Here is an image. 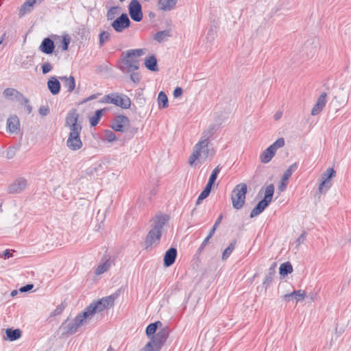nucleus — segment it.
Returning a JSON list of instances; mask_svg holds the SVG:
<instances>
[{
    "instance_id": "obj_1",
    "label": "nucleus",
    "mask_w": 351,
    "mask_h": 351,
    "mask_svg": "<svg viewBox=\"0 0 351 351\" xmlns=\"http://www.w3.org/2000/svg\"><path fill=\"white\" fill-rule=\"evenodd\" d=\"M215 154V149L210 142L198 141L195 145L193 153L189 158V163L193 166L197 160H210Z\"/></svg>"
},
{
    "instance_id": "obj_2",
    "label": "nucleus",
    "mask_w": 351,
    "mask_h": 351,
    "mask_svg": "<svg viewBox=\"0 0 351 351\" xmlns=\"http://www.w3.org/2000/svg\"><path fill=\"white\" fill-rule=\"evenodd\" d=\"M118 294L114 293L109 296L102 298L101 299L92 302L84 310L88 317L93 316L96 313H100L105 309H108L114 306V300L117 298Z\"/></svg>"
},
{
    "instance_id": "obj_3",
    "label": "nucleus",
    "mask_w": 351,
    "mask_h": 351,
    "mask_svg": "<svg viewBox=\"0 0 351 351\" xmlns=\"http://www.w3.org/2000/svg\"><path fill=\"white\" fill-rule=\"evenodd\" d=\"M169 334L167 326L162 327L151 338V340L145 345L144 351H159L166 342Z\"/></svg>"
},
{
    "instance_id": "obj_4",
    "label": "nucleus",
    "mask_w": 351,
    "mask_h": 351,
    "mask_svg": "<svg viewBox=\"0 0 351 351\" xmlns=\"http://www.w3.org/2000/svg\"><path fill=\"white\" fill-rule=\"evenodd\" d=\"M86 313L83 311L77 315L73 319L69 322L65 320L60 327L62 335H73L77 332L78 328L83 325L84 322L88 319Z\"/></svg>"
},
{
    "instance_id": "obj_5",
    "label": "nucleus",
    "mask_w": 351,
    "mask_h": 351,
    "mask_svg": "<svg viewBox=\"0 0 351 351\" xmlns=\"http://www.w3.org/2000/svg\"><path fill=\"white\" fill-rule=\"evenodd\" d=\"M247 191V186L245 183H240L234 188L231 195V200L234 208L239 210L243 208L245 202Z\"/></svg>"
},
{
    "instance_id": "obj_6",
    "label": "nucleus",
    "mask_w": 351,
    "mask_h": 351,
    "mask_svg": "<svg viewBox=\"0 0 351 351\" xmlns=\"http://www.w3.org/2000/svg\"><path fill=\"white\" fill-rule=\"evenodd\" d=\"M145 53L143 49H131L121 54L123 63L127 67V73L132 72L138 69V62L136 60H131L133 57H140Z\"/></svg>"
},
{
    "instance_id": "obj_7",
    "label": "nucleus",
    "mask_w": 351,
    "mask_h": 351,
    "mask_svg": "<svg viewBox=\"0 0 351 351\" xmlns=\"http://www.w3.org/2000/svg\"><path fill=\"white\" fill-rule=\"evenodd\" d=\"M79 113L76 109H71L67 113L65 119L64 126L67 128L69 134H80L82 130V123L79 121Z\"/></svg>"
},
{
    "instance_id": "obj_8",
    "label": "nucleus",
    "mask_w": 351,
    "mask_h": 351,
    "mask_svg": "<svg viewBox=\"0 0 351 351\" xmlns=\"http://www.w3.org/2000/svg\"><path fill=\"white\" fill-rule=\"evenodd\" d=\"M285 145L283 138H279L269 147H267L260 156V160L263 163H268L274 156L278 149Z\"/></svg>"
},
{
    "instance_id": "obj_9",
    "label": "nucleus",
    "mask_w": 351,
    "mask_h": 351,
    "mask_svg": "<svg viewBox=\"0 0 351 351\" xmlns=\"http://www.w3.org/2000/svg\"><path fill=\"white\" fill-rule=\"evenodd\" d=\"M129 14L131 19L136 22H140L143 17L142 5L138 0H132L128 5Z\"/></svg>"
},
{
    "instance_id": "obj_10",
    "label": "nucleus",
    "mask_w": 351,
    "mask_h": 351,
    "mask_svg": "<svg viewBox=\"0 0 351 351\" xmlns=\"http://www.w3.org/2000/svg\"><path fill=\"white\" fill-rule=\"evenodd\" d=\"M131 22L125 13H122L111 23V26L117 32H123L124 29L130 26Z\"/></svg>"
},
{
    "instance_id": "obj_11",
    "label": "nucleus",
    "mask_w": 351,
    "mask_h": 351,
    "mask_svg": "<svg viewBox=\"0 0 351 351\" xmlns=\"http://www.w3.org/2000/svg\"><path fill=\"white\" fill-rule=\"evenodd\" d=\"M27 186V181L23 178H19L11 183L8 187L9 193H19Z\"/></svg>"
},
{
    "instance_id": "obj_12",
    "label": "nucleus",
    "mask_w": 351,
    "mask_h": 351,
    "mask_svg": "<svg viewBox=\"0 0 351 351\" xmlns=\"http://www.w3.org/2000/svg\"><path fill=\"white\" fill-rule=\"evenodd\" d=\"M169 219V217L166 214H162L161 213L156 214L152 219V228L162 232L164 226Z\"/></svg>"
},
{
    "instance_id": "obj_13",
    "label": "nucleus",
    "mask_w": 351,
    "mask_h": 351,
    "mask_svg": "<svg viewBox=\"0 0 351 351\" xmlns=\"http://www.w3.org/2000/svg\"><path fill=\"white\" fill-rule=\"evenodd\" d=\"M66 145L72 151H77L81 149L83 144L80 138V134H69L66 141Z\"/></svg>"
},
{
    "instance_id": "obj_14",
    "label": "nucleus",
    "mask_w": 351,
    "mask_h": 351,
    "mask_svg": "<svg viewBox=\"0 0 351 351\" xmlns=\"http://www.w3.org/2000/svg\"><path fill=\"white\" fill-rule=\"evenodd\" d=\"M112 265V261L110 259V256L108 254H104L98 266L95 270V274L97 276L101 275L104 272L107 271Z\"/></svg>"
},
{
    "instance_id": "obj_15",
    "label": "nucleus",
    "mask_w": 351,
    "mask_h": 351,
    "mask_svg": "<svg viewBox=\"0 0 351 351\" xmlns=\"http://www.w3.org/2000/svg\"><path fill=\"white\" fill-rule=\"evenodd\" d=\"M7 129L11 134H18L20 131V121L16 115L10 116L7 120Z\"/></svg>"
},
{
    "instance_id": "obj_16",
    "label": "nucleus",
    "mask_w": 351,
    "mask_h": 351,
    "mask_svg": "<svg viewBox=\"0 0 351 351\" xmlns=\"http://www.w3.org/2000/svg\"><path fill=\"white\" fill-rule=\"evenodd\" d=\"M298 168V163L295 162L292 164L284 173L280 184L279 185V190L280 191H283L287 184V181L291 176L292 173L297 169Z\"/></svg>"
},
{
    "instance_id": "obj_17",
    "label": "nucleus",
    "mask_w": 351,
    "mask_h": 351,
    "mask_svg": "<svg viewBox=\"0 0 351 351\" xmlns=\"http://www.w3.org/2000/svg\"><path fill=\"white\" fill-rule=\"evenodd\" d=\"M129 119L124 115L117 116L112 125V128L115 131L123 132L125 127L128 125Z\"/></svg>"
},
{
    "instance_id": "obj_18",
    "label": "nucleus",
    "mask_w": 351,
    "mask_h": 351,
    "mask_svg": "<svg viewBox=\"0 0 351 351\" xmlns=\"http://www.w3.org/2000/svg\"><path fill=\"white\" fill-rule=\"evenodd\" d=\"M161 235V232L152 228L146 236L145 241L146 249L152 247L154 243H155L156 241H158L160 239Z\"/></svg>"
},
{
    "instance_id": "obj_19",
    "label": "nucleus",
    "mask_w": 351,
    "mask_h": 351,
    "mask_svg": "<svg viewBox=\"0 0 351 351\" xmlns=\"http://www.w3.org/2000/svg\"><path fill=\"white\" fill-rule=\"evenodd\" d=\"M3 96L9 99L19 101V103L21 101L22 99H23V97H25L21 93H20L16 89L12 88H5L3 92Z\"/></svg>"
},
{
    "instance_id": "obj_20",
    "label": "nucleus",
    "mask_w": 351,
    "mask_h": 351,
    "mask_svg": "<svg viewBox=\"0 0 351 351\" xmlns=\"http://www.w3.org/2000/svg\"><path fill=\"white\" fill-rule=\"evenodd\" d=\"M326 97L327 95L326 93H322L319 97L317 98V102L314 107L311 110V114L315 116L318 114L324 108L326 104Z\"/></svg>"
},
{
    "instance_id": "obj_21",
    "label": "nucleus",
    "mask_w": 351,
    "mask_h": 351,
    "mask_svg": "<svg viewBox=\"0 0 351 351\" xmlns=\"http://www.w3.org/2000/svg\"><path fill=\"white\" fill-rule=\"evenodd\" d=\"M177 256V250L175 247L169 248L164 256V265L167 267L172 265Z\"/></svg>"
},
{
    "instance_id": "obj_22",
    "label": "nucleus",
    "mask_w": 351,
    "mask_h": 351,
    "mask_svg": "<svg viewBox=\"0 0 351 351\" xmlns=\"http://www.w3.org/2000/svg\"><path fill=\"white\" fill-rule=\"evenodd\" d=\"M218 128L219 126L216 124H211L208 125V127L202 132L201 139L199 141L210 142V138L213 137Z\"/></svg>"
},
{
    "instance_id": "obj_23",
    "label": "nucleus",
    "mask_w": 351,
    "mask_h": 351,
    "mask_svg": "<svg viewBox=\"0 0 351 351\" xmlns=\"http://www.w3.org/2000/svg\"><path fill=\"white\" fill-rule=\"evenodd\" d=\"M55 48L53 41L49 38H45L39 46V49L44 53L51 54Z\"/></svg>"
},
{
    "instance_id": "obj_24",
    "label": "nucleus",
    "mask_w": 351,
    "mask_h": 351,
    "mask_svg": "<svg viewBox=\"0 0 351 351\" xmlns=\"http://www.w3.org/2000/svg\"><path fill=\"white\" fill-rule=\"evenodd\" d=\"M335 171L333 169H328L322 176V182L319 184V191L321 193H323L324 188L326 184L330 181V178L335 176Z\"/></svg>"
},
{
    "instance_id": "obj_25",
    "label": "nucleus",
    "mask_w": 351,
    "mask_h": 351,
    "mask_svg": "<svg viewBox=\"0 0 351 351\" xmlns=\"http://www.w3.org/2000/svg\"><path fill=\"white\" fill-rule=\"evenodd\" d=\"M114 100L116 101L115 103H113L114 105L124 109H128L131 106L130 99L126 95H116Z\"/></svg>"
},
{
    "instance_id": "obj_26",
    "label": "nucleus",
    "mask_w": 351,
    "mask_h": 351,
    "mask_svg": "<svg viewBox=\"0 0 351 351\" xmlns=\"http://www.w3.org/2000/svg\"><path fill=\"white\" fill-rule=\"evenodd\" d=\"M60 80L62 82L63 86L68 93H71L75 88V80L73 76H60Z\"/></svg>"
},
{
    "instance_id": "obj_27",
    "label": "nucleus",
    "mask_w": 351,
    "mask_h": 351,
    "mask_svg": "<svg viewBox=\"0 0 351 351\" xmlns=\"http://www.w3.org/2000/svg\"><path fill=\"white\" fill-rule=\"evenodd\" d=\"M47 87L53 95H58L60 90V83L57 78L51 77L47 82Z\"/></svg>"
},
{
    "instance_id": "obj_28",
    "label": "nucleus",
    "mask_w": 351,
    "mask_h": 351,
    "mask_svg": "<svg viewBox=\"0 0 351 351\" xmlns=\"http://www.w3.org/2000/svg\"><path fill=\"white\" fill-rule=\"evenodd\" d=\"M35 4V1L26 0L21 6L19 13V17L21 18L24 15L30 13L32 11Z\"/></svg>"
},
{
    "instance_id": "obj_29",
    "label": "nucleus",
    "mask_w": 351,
    "mask_h": 351,
    "mask_svg": "<svg viewBox=\"0 0 351 351\" xmlns=\"http://www.w3.org/2000/svg\"><path fill=\"white\" fill-rule=\"evenodd\" d=\"M276 263H273L269 269H268V271L265 276V280L263 282V286L265 287V289H267V287H269L273 280V278L274 277V275L276 274Z\"/></svg>"
},
{
    "instance_id": "obj_30",
    "label": "nucleus",
    "mask_w": 351,
    "mask_h": 351,
    "mask_svg": "<svg viewBox=\"0 0 351 351\" xmlns=\"http://www.w3.org/2000/svg\"><path fill=\"white\" fill-rule=\"evenodd\" d=\"M269 204V202L265 199L261 200L257 205L252 210L250 217L253 218L260 215Z\"/></svg>"
},
{
    "instance_id": "obj_31",
    "label": "nucleus",
    "mask_w": 351,
    "mask_h": 351,
    "mask_svg": "<svg viewBox=\"0 0 351 351\" xmlns=\"http://www.w3.org/2000/svg\"><path fill=\"white\" fill-rule=\"evenodd\" d=\"M178 0H158V5L160 10L163 11H170L173 10Z\"/></svg>"
},
{
    "instance_id": "obj_32",
    "label": "nucleus",
    "mask_w": 351,
    "mask_h": 351,
    "mask_svg": "<svg viewBox=\"0 0 351 351\" xmlns=\"http://www.w3.org/2000/svg\"><path fill=\"white\" fill-rule=\"evenodd\" d=\"M305 297V292L302 290L294 291L291 293H287L284 295L286 301L289 302L291 300L295 299L297 302L302 300Z\"/></svg>"
},
{
    "instance_id": "obj_33",
    "label": "nucleus",
    "mask_w": 351,
    "mask_h": 351,
    "mask_svg": "<svg viewBox=\"0 0 351 351\" xmlns=\"http://www.w3.org/2000/svg\"><path fill=\"white\" fill-rule=\"evenodd\" d=\"M162 326V323L160 321H157L154 323H152L147 326L146 328V335L149 338H152L153 336H155L158 329H160Z\"/></svg>"
},
{
    "instance_id": "obj_34",
    "label": "nucleus",
    "mask_w": 351,
    "mask_h": 351,
    "mask_svg": "<svg viewBox=\"0 0 351 351\" xmlns=\"http://www.w3.org/2000/svg\"><path fill=\"white\" fill-rule=\"evenodd\" d=\"M6 338L10 341H15L21 337V331L20 329L7 328L5 330Z\"/></svg>"
},
{
    "instance_id": "obj_35",
    "label": "nucleus",
    "mask_w": 351,
    "mask_h": 351,
    "mask_svg": "<svg viewBox=\"0 0 351 351\" xmlns=\"http://www.w3.org/2000/svg\"><path fill=\"white\" fill-rule=\"evenodd\" d=\"M145 65L146 68L152 71H156L158 70L157 66V60L154 56L148 57L145 60Z\"/></svg>"
},
{
    "instance_id": "obj_36",
    "label": "nucleus",
    "mask_w": 351,
    "mask_h": 351,
    "mask_svg": "<svg viewBox=\"0 0 351 351\" xmlns=\"http://www.w3.org/2000/svg\"><path fill=\"white\" fill-rule=\"evenodd\" d=\"M171 36V32L170 30H163V31H159L157 33L155 34L154 38L155 40L158 41V43H162L167 40L169 37Z\"/></svg>"
},
{
    "instance_id": "obj_37",
    "label": "nucleus",
    "mask_w": 351,
    "mask_h": 351,
    "mask_svg": "<svg viewBox=\"0 0 351 351\" xmlns=\"http://www.w3.org/2000/svg\"><path fill=\"white\" fill-rule=\"evenodd\" d=\"M293 271V267L289 262H285L280 265L279 273L281 276H287Z\"/></svg>"
},
{
    "instance_id": "obj_38",
    "label": "nucleus",
    "mask_w": 351,
    "mask_h": 351,
    "mask_svg": "<svg viewBox=\"0 0 351 351\" xmlns=\"http://www.w3.org/2000/svg\"><path fill=\"white\" fill-rule=\"evenodd\" d=\"M236 244H237V241L234 240L224 250V251L223 252V254H222V257H221L222 261H226L229 258V256H230V254L234 250Z\"/></svg>"
},
{
    "instance_id": "obj_39",
    "label": "nucleus",
    "mask_w": 351,
    "mask_h": 351,
    "mask_svg": "<svg viewBox=\"0 0 351 351\" xmlns=\"http://www.w3.org/2000/svg\"><path fill=\"white\" fill-rule=\"evenodd\" d=\"M274 193V186L273 184L268 185L265 190V195L263 199L268 202H271Z\"/></svg>"
},
{
    "instance_id": "obj_40",
    "label": "nucleus",
    "mask_w": 351,
    "mask_h": 351,
    "mask_svg": "<svg viewBox=\"0 0 351 351\" xmlns=\"http://www.w3.org/2000/svg\"><path fill=\"white\" fill-rule=\"evenodd\" d=\"M104 110L105 109L97 110L95 114L90 117L89 121L91 126H96L98 124Z\"/></svg>"
},
{
    "instance_id": "obj_41",
    "label": "nucleus",
    "mask_w": 351,
    "mask_h": 351,
    "mask_svg": "<svg viewBox=\"0 0 351 351\" xmlns=\"http://www.w3.org/2000/svg\"><path fill=\"white\" fill-rule=\"evenodd\" d=\"M120 8L119 6H112L107 12L106 17L108 21H111L115 18L119 14Z\"/></svg>"
},
{
    "instance_id": "obj_42",
    "label": "nucleus",
    "mask_w": 351,
    "mask_h": 351,
    "mask_svg": "<svg viewBox=\"0 0 351 351\" xmlns=\"http://www.w3.org/2000/svg\"><path fill=\"white\" fill-rule=\"evenodd\" d=\"M158 101L159 106L162 105L163 108L168 106V99L166 94L163 91H160L158 96Z\"/></svg>"
},
{
    "instance_id": "obj_43",
    "label": "nucleus",
    "mask_w": 351,
    "mask_h": 351,
    "mask_svg": "<svg viewBox=\"0 0 351 351\" xmlns=\"http://www.w3.org/2000/svg\"><path fill=\"white\" fill-rule=\"evenodd\" d=\"M117 94H109L105 95L100 101V103H104V104H112L115 103L116 101L114 99L115 96Z\"/></svg>"
},
{
    "instance_id": "obj_44",
    "label": "nucleus",
    "mask_w": 351,
    "mask_h": 351,
    "mask_svg": "<svg viewBox=\"0 0 351 351\" xmlns=\"http://www.w3.org/2000/svg\"><path fill=\"white\" fill-rule=\"evenodd\" d=\"M221 170V167L218 165L217 167H216L212 171V173L211 175L210 176V178H209V180H208V182L210 183H213L214 184L217 178V176Z\"/></svg>"
},
{
    "instance_id": "obj_45",
    "label": "nucleus",
    "mask_w": 351,
    "mask_h": 351,
    "mask_svg": "<svg viewBox=\"0 0 351 351\" xmlns=\"http://www.w3.org/2000/svg\"><path fill=\"white\" fill-rule=\"evenodd\" d=\"M110 38V34L106 31H103L99 34V45L101 47L104 43Z\"/></svg>"
},
{
    "instance_id": "obj_46",
    "label": "nucleus",
    "mask_w": 351,
    "mask_h": 351,
    "mask_svg": "<svg viewBox=\"0 0 351 351\" xmlns=\"http://www.w3.org/2000/svg\"><path fill=\"white\" fill-rule=\"evenodd\" d=\"M20 104L25 107L28 114H30L32 112V107L29 104V101L28 99L24 97L23 99L21 100Z\"/></svg>"
},
{
    "instance_id": "obj_47",
    "label": "nucleus",
    "mask_w": 351,
    "mask_h": 351,
    "mask_svg": "<svg viewBox=\"0 0 351 351\" xmlns=\"http://www.w3.org/2000/svg\"><path fill=\"white\" fill-rule=\"evenodd\" d=\"M105 139L108 142H112L116 139V135L112 131L106 130L105 132Z\"/></svg>"
},
{
    "instance_id": "obj_48",
    "label": "nucleus",
    "mask_w": 351,
    "mask_h": 351,
    "mask_svg": "<svg viewBox=\"0 0 351 351\" xmlns=\"http://www.w3.org/2000/svg\"><path fill=\"white\" fill-rule=\"evenodd\" d=\"M52 69V66L49 62H45L42 65V71L43 74L49 73Z\"/></svg>"
},
{
    "instance_id": "obj_49",
    "label": "nucleus",
    "mask_w": 351,
    "mask_h": 351,
    "mask_svg": "<svg viewBox=\"0 0 351 351\" xmlns=\"http://www.w3.org/2000/svg\"><path fill=\"white\" fill-rule=\"evenodd\" d=\"M38 112L41 116H46L49 113V108L47 106H42L40 107Z\"/></svg>"
},
{
    "instance_id": "obj_50",
    "label": "nucleus",
    "mask_w": 351,
    "mask_h": 351,
    "mask_svg": "<svg viewBox=\"0 0 351 351\" xmlns=\"http://www.w3.org/2000/svg\"><path fill=\"white\" fill-rule=\"evenodd\" d=\"M208 195H209V193H208L206 191L203 190L197 199L196 204H199L201 201L206 199Z\"/></svg>"
},
{
    "instance_id": "obj_51",
    "label": "nucleus",
    "mask_w": 351,
    "mask_h": 351,
    "mask_svg": "<svg viewBox=\"0 0 351 351\" xmlns=\"http://www.w3.org/2000/svg\"><path fill=\"white\" fill-rule=\"evenodd\" d=\"M64 306L62 304L59 305L57 308L51 313V316H56L60 315L64 310Z\"/></svg>"
},
{
    "instance_id": "obj_52",
    "label": "nucleus",
    "mask_w": 351,
    "mask_h": 351,
    "mask_svg": "<svg viewBox=\"0 0 351 351\" xmlns=\"http://www.w3.org/2000/svg\"><path fill=\"white\" fill-rule=\"evenodd\" d=\"M70 43V38H64L62 42V49L66 51L68 49L69 45Z\"/></svg>"
},
{
    "instance_id": "obj_53",
    "label": "nucleus",
    "mask_w": 351,
    "mask_h": 351,
    "mask_svg": "<svg viewBox=\"0 0 351 351\" xmlns=\"http://www.w3.org/2000/svg\"><path fill=\"white\" fill-rule=\"evenodd\" d=\"M130 79L134 83H138L140 82L141 77L138 73H132L130 74Z\"/></svg>"
},
{
    "instance_id": "obj_54",
    "label": "nucleus",
    "mask_w": 351,
    "mask_h": 351,
    "mask_svg": "<svg viewBox=\"0 0 351 351\" xmlns=\"http://www.w3.org/2000/svg\"><path fill=\"white\" fill-rule=\"evenodd\" d=\"M34 287L32 284H27L25 286H23L20 288L19 291L22 293L27 292L30 291Z\"/></svg>"
},
{
    "instance_id": "obj_55",
    "label": "nucleus",
    "mask_w": 351,
    "mask_h": 351,
    "mask_svg": "<svg viewBox=\"0 0 351 351\" xmlns=\"http://www.w3.org/2000/svg\"><path fill=\"white\" fill-rule=\"evenodd\" d=\"M182 93H183V90H182V88L177 87L175 88V90L173 91V96H174V97L177 98V97L181 96Z\"/></svg>"
},
{
    "instance_id": "obj_56",
    "label": "nucleus",
    "mask_w": 351,
    "mask_h": 351,
    "mask_svg": "<svg viewBox=\"0 0 351 351\" xmlns=\"http://www.w3.org/2000/svg\"><path fill=\"white\" fill-rule=\"evenodd\" d=\"M306 238V233L303 232L296 240L297 245H300L302 243L304 242V239Z\"/></svg>"
},
{
    "instance_id": "obj_57",
    "label": "nucleus",
    "mask_w": 351,
    "mask_h": 351,
    "mask_svg": "<svg viewBox=\"0 0 351 351\" xmlns=\"http://www.w3.org/2000/svg\"><path fill=\"white\" fill-rule=\"evenodd\" d=\"M209 241V239L208 238H205V239L203 241V242L202 243L200 247H199L198 249V252H201L204 248L206 247V245H207L208 242Z\"/></svg>"
},
{
    "instance_id": "obj_58",
    "label": "nucleus",
    "mask_w": 351,
    "mask_h": 351,
    "mask_svg": "<svg viewBox=\"0 0 351 351\" xmlns=\"http://www.w3.org/2000/svg\"><path fill=\"white\" fill-rule=\"evenodd\" d=\"M3 256H4L5 258H9L12 256V253L10 252V250H6L3 252ZM2 255L0 254V257Z\"/></svg>"
},
{
    "instance_id": "obj_59",
    "label": "nucleus",
    "mask_w": 351,
    "mask_h": 351,
    "mask_svg": "<svg viewBox=\"0 0 351 351\" xmlns=\"http://www.w3.org/2000/svg\"><path fill=\"white\" fill-rule=\"evenodd\" d=\"M14 154L15 153H14V151L13 149H8L7 151V153H6L7 158H8V159L12 158L14 157Z\"/></svg>"
},
{
    "instance_id": "obj_60",
    "label": "nucleus",
    "mask_w": 351,
    "mask_h": 351,
    "mask_svg": "<svg viewBox=\"0 0 351 351\" xmlns=\"http://www.w3.org/2000/svg\"><path fill=\"white\" fill-rule=\"evenodd\" d=\"M213 184V183H210L209 182H208L204 190L210 194Z\"/></svg>"
},
{
    "instance_id": "obj_61",
    "label": "nucleus",
    "mask_w": 351,
    "mask_h": 351,
    "mask_svg": "<svg viewBox=\"0 0 351 351\" xmlns=\"http://www.w3.org/2000/svg\"><path fill=\"white\" fill-rule=\"evenodd\" d=\"M100 94H94V95H92L90 96H89L88 97H87L86 99L84 100L83 102H86V101H90V100H93V99H95L97 97L98 95H99Z\"/></svg>"
},
{
    "instance_id": "obj_62",
    "label": "nucleus",
    "mask_w": 351,
    "mask_h": 351,
    "mask_svg": "<svg viewBox=\"0 0 351 351\" xmlns=\"http://www.w3.org/2000/svg\"><path fill=\"white\" fill-rule=\"evenodd\" d=\"M223 219V215H220L219 216V217L217 218V219L216 220L215 224L213 226H215V228H217V226L220 224V223L221 222V220Z\"/></svg>"
},
{
    "instance_id": "obj_63",
    "label": "nucleus",
    "mask_w": 351,
    "mask_h": 351,
    "mask_svg": "<svg viewBox=\"0 0 351 351\" xmlns=\"http://www.w3.org/2000/svg\"><path fill=\"white\" fill-rule=\"evenodd\" d=\"M217 228H215V226H213L211 230H210L209 232V234L206 237V238H208L209 239L213 236V234H215V230H216Z\"/></svg>"
},
{
    "instance_id": "obj_64",
    "label": "nucleus",
    "mask_w": 351,
    "mask_h": 351,
    "mask_svg": "<svg viewBox=\"0 0 351 351\" xmlns=\"http://www.w3.org/2000/svg\"><path fill=\"white\" fill-rule=\"evenodd\" d=\"M281 117H282V113L279 112H277V113H276V114H275V115H274V119H275V120H278V119H279Z\"/></svg>"
}]
</instances>
